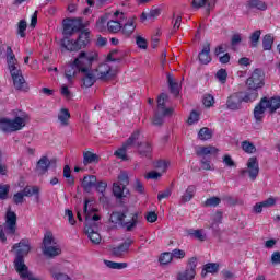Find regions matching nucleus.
Returning a JSON list of instances; mask_svg holds the SVG:
<instances>
[{"instance_id":"obj_26","label":"nucleus","mask_w":280,"mask_h":280,"mask_svg":"<svg viewBox=\"0 0 280 280\" xmlns=\"http://www.w3.org/2000/svg\"><path fill=\"white\" fill-rule=\"evenodd\" d=\"M78 73H82V71L78 66H75V61L66 67L65 75L68 82H73V78H75Z\"/></svg>"},{"instance_id":"obj_60","label":"nucleus","mask_w":280,"mask_h":280,"mask_svg":"<svg viewBox=\"0 0 280 280\" xmlns=\"http://www.w3.org/2000/svg\"><path fill=\"white\" fill-rule=\"evenodd\" d=\"M96 191L100 194H104L106 191V187H108V184L106 182H96V185L94 186Z\"/></svg>"},{"instance_id":"obj_17","label":"nucleus","mask_w":280,"mask_h":280,"mask_svg":"<svg viewBox=\"0 0 280 280\" xmlns=\"http://www.w3.org/2000/svg\"><path fill=\"white\" fill-rule=\"evenodd\" d=\"M4 229L9 235H14L16 233V213L12 211H7Z\"/></svg>"},{"instance_id":"obj_21","label":"nucleus","mask_w":280,"mask_h":280,"mask_svg":"<svg viewBox=\"0 0 280 280\" xmlns=\"http://www.w3.org/2000/svg\"><path fill=\"white\" fill-rule=\"evenodd\" d=\"M84 44H78V40H73L69 37H65L61 40V46L63 47V49H66L67 51H80V49H82V46Z\"/></svg>"},{"instance_id":"obj_9","label":"nucleus","mask_w":280,"mask_h":280,"mask_svg":"<svg viewBox=\"0 0 280 280\" xmlns=\"http://www.w3.org/2000/svg\"><path fill=\"white\" fill-rule=\"evenodd\" d=\"M42 248L46 257H58L62 253L60 245L56 242L51 233L45 234Z\"/></svg>"},{"instance_id":"obj_7","label":"nucleus","mask_w":280,"mask_h":280,"mask_svg":"<svg viewBox=\"0 0 280 280\" xmlns=\"http://www.w3.org/2000/svg\"><path fill=\"white\" fill-rule=\"evenodd\" d=\"M259 97V93L257 92H248L244 96L242 93H234L228 97L226 108L229 110H240L242 108V102H255Z\"/></svg>"},{"instance_id":"obj_43","label":"nucleus","mask_w":280,"mask_h":280,"mask_svg":"<svg viewBox=\"0 0 280 280\" xmlns=\"http://www.w3.org/2000/svg\"><path fill=\"white\" fill-rule=\"evenodd\" d=\"M96 161H97V154H94L91 151H86L85 153H83L84 165H89L91 163H96Z\"/></svg>"},{"instance_id":"obj_56","label":"nucleus","mask_w":280,"mask_h":280,"mask_svg":"<svg viewBox=\"0 0 280 280\" xmlns=\"http://www.w3.org/2000/svg\"><path fill=\"white\" fill-rule=\"evenodd\" d=\"M259 38H261V31H256L250 36L252 47H255L257 43H259Z\"/></svg>"},{"instance_id":"obj_36","label":"nucleus","mask_w":280,"mask_h":280,"mask_svg":"<svg viewBox=\"0 0 280 280\" xmlns=\"http://www.w3.org/2000/svg\"><path fill=\"white\" fill-rule=\"evenodd\" d=\"M89 43H91V32H89V31L81 32L77 39V44L83 45L82 49H84V47H86V45H89Z\"/></svg>"},{"instance_id":"obj_4","label":"nucleus","mask_w":280,"mask_h":280,"mask_svg":"<svg viewBox=\"0 0 280 280\" xmlns=\"http://www.w3.org/2000/svg\"><path fill=\"white\" fill-rule=\"evenodd\" d=\"M7 66L15 89H18V91H25V78H23L21 68H19V60H16L14 51L10 48H8Z\"/></svg>"},{"instance_id":"obj_24","label":"nucleus","mask_w":280,"mask_h":280,"mask_svg":"<svg viewBox=\"0 0 280 280\" xmlns=\"http://www.w3.org/2000/svg\"><path fill=\"white\" fill-rule=\"evenodd\" d=\"M167 100H168V96L165 93H162L158 97V108H159V110H161V113L164 117H167V115H172V113H173L172 108H165V103L167 102Z\"/></svg>"},{"instance_id":"obj_25","label":"nucleus","mask_w":280,"mask_h":280,"mask_svg":"<svg viewBox=\"0 0 280 280\" xmlns=\"http://www.w3.org/2000/svg\"><path fill=\"white\" fill-rule=\"evenodd\" d=\"M83 73V85L86 89H91V86H93L96 82L97 79V74L95 73V70H89L88 72H81Z\"/></svg>"},{"instance_id":"obj_18","label":"nucleus","mask_w":280,"mask_h":280,"mask_svg":"<svg viewBox=\"0 0 280 280\" xmlns=\"http://www.w3.org/2000/svg\"><path fill=\"white\" fill-rule=\"evenodd\" d=\"M57 124L61 128H67L71 124V112L65 107L60 108L57 113Z\"/></svg>"},{"instance_id":"obj_19","label":"nucleus","mask_w":280,"mask_h":280,"mask_svg":"<svg viewBox=\"0 0 280 280\" xmlns=\"http://www.w3.org/2000/svg\"><path fill=\"white\" fill-rule=\"evenodd\" d=\"M139 139L136 141L135 145L138 148V154L140 156H150L152 154V144L150 142H141V132L139 131Z\"/></svg>"},{"instance_id":"obj_57","label":"nucleus","mask_w":280,"mask_h":280,"mask_svg":"<svg viewBox=\"0 0 280 280\" xmlns=\"http://www.w3.org/2000/svg\"><path fill=\"white\" fill-rule=\"evenodd\" d=\"M170 196H172V189L166 188L164 191H160L158 194V200L159 201L165 200V199L170 198Z\"/></svg>"},{"instance_id":"obj_61","label":"nucleus","mask_w":280,"mask_h":280,"mask_svg":"<svg viewBox=\"0 0 280 280\" xmlns=\"http://www.w3.org/2000/svg\"><path fill=\"white\" fill-rule=\"evenodd\" d=\"M9 191H10V186L8 185L0 186V199L5 200V198H8Z\"/></svg>"},{"instance_id":"obj_23","label":"nucleus","mask_w":280,"mask_h":280,"mask_svg":"<svg viewBox=\"0 0 280 280\" xmlns=\"http://www.w3.org/2000/svg\"><path fill=\"white\" fill-rule=\"evenodd\" d=\"M265 106L269 110V113H277L280 108V96H273L271 98L264 97Z\"/></svg>"},{"instance_id":"obj_2","label":"nucleus","mask_w":280,"mask_h":280,"mask_svg":"<svg viewBox=\"0 0 280 280\" xmlns=\"http://www.w3.org/2000/svg\"><path fill=\"white\" fill-rule=\"evenodd\" d=\"M12 250H16V258L14 260V266L16 272L20 275L21 279H28L34 277L30 270H27V265L23 257L30 253V241L22 240L19 244L13 245Z\"/></svg>"},{"instance_id":"obj_42","label":"nucleus","mask_w":280,"mask_h":280,"mask_svg":"<svg viewBox=\"0 0 280 280\" xmlns=\"http://www.w3.org/2000/svg\"><path fill=\"white\" fill-rule=\"evenodd\" d=\"M188 235L195 240H199V242H205V240H207V234H205V231L202 230H189Z\"/></svg>"},{"instance_id":"obj_33","label":"nucleus","mask_w":280,"mask_h":280,"mask_svg":"<svg viewBox=\"0 0 280 280\" xmlns=\"http://www.w3.org/2000/svg\"><path fill=\"white\" fill-rule=\"evenodd\" d=\"M124 220H126V212H113L109 218V222L117 226H124Z\"/></svg>"},{"instance_id":"obj_45","label":"nucleus","mask_w":280,"mask_h":280,"mask_svg":"<svg viewBox=\"0 0 280 280\" xmlns=\"http://www.w3.org/2000/svg\"><path fill=\"white\" fill-rule=\"evenodd\" d=\"M159 261H160V264H162V266H167V264H172V261H173L172 253L165 252V253L161 254Z\"/></svg>"},{"instance_id":"obj_5","label":"nucleus","mask_w":280,"mask_h":280,"mask_svg":"<svg viewBox=\"0 0 280 280\" xmlns=\"http://www.w3.org/2000/svg\"><path fill=\"white\" fill-rule=\"evenodd\" d=\"M30 121V116L25 112H20L13 119L1 118L0 119V130L2 132H18V130H23L24 126H27Z\"/></svg>"},{"instance_id":"obj_29","label":"nucleus","mask_w":280,"mask_h":280,"mask_svg":"<svg viewBox=\"0 0 280 280\" xmlns=\"http://www.w3.org/2000/svg\"><path fill=\"white\" fill-rule=\"evenodd\" d=\"M218 152H220V149L213 145L197 148V155L202 156V159H205V156H209V154H218Z\"/></svg>"},{"instance_id":"obj_20","label":"nucleus","mask_w":280,"mask_h":280,"mask_svg":"<svg viewBox=\"0 0 280 280\" xmlns=\"http://www.w3.org/2000/svg\"><path fill=\"white\" fill-rule=\"evenodd\" d=\"M80 22L78 20L63 21V34L65 36H71L74 32H79Z\"/></svg>"},{"instance_id":"obj_64","label":"nucleus","mask_w":280,"mask_h":280,"mask_svg":"<svg viewBox=\"0 0 280 280\" xmlns=\"http://www.w3.org/2000/svg\"><path fill=\"white\" fill-rule=\"evenodd\" d=\"M200 119V115H198L196 112H191L190 116L188 117V124L191 126L196 124Z\"/></svg>"},{"instance_id":"obj_48","label":"nucleus","mask_w":280,"mask_h":280,"mask_svg":"<svg viewBox=\"0 0 280 280\" xmlns=\"http://www.w3.org/2000/svg\"><path fill=\"white\" fill-rule=\"evenodd\" d=\"M155 167L161 172L160 174H164V172H167V167H170V162L160 160L155 163Z\"/></svg>"},{"instance_id":"obj_10","label":"nucleus","mask_w":280,"mask_h":280,"mask_svg":"<svg viewBox=\"0 0 280 280\" xmlns=\"http://www.w3.org/2000/svg\"><path fill=\"white\" fill-rule=\"evenodd\" d=\"M25 196L27 198L35 196V199L37 201L40 200V187L26 186L22 191H19L13 196V202L15 205H23V200H24Z\"/></svg>"},{"instance_id":"obj_51","label":"nucleus","mask_w":280,"mask_h":280,"mask_svg":"<svg viewBox=\"0 0 280 280\" xmlns=\"http://www.w3.org/2000/svg\"><path fill=\"white\" fill-rule=\"evenodd\" d=\"M217 80L221 82V84L226 83V78H229V73L226 72V69H220L215 74Z\"/></svg>"},{"instance_id":"obj_58","label":"nucleus","mask_w":280,"mask_h":280,"mask_svg":"<svg viewBox=\"0 0 280 280\" xmlns=\"http://www.w3.org/2000/svg\"><path fill=\"white\" fill-rule=\"evenodd\" d=\"M145 220H147V222H150L152 224V223L156 222V220H159V214H156V212H154V211L148 212L145 214Z\"/></svg>"},{"instance_id":"obj_59","label":"nucleus","mask_w":280,"mask_h":280,"mask_svg":"<svg viewBox=\"0 0 280 280\" xmlns=\"http://www.w3.org/2000/svg\"><path fill=\"white\" fill-rule=\"evenodd\" d=\"M116 183H118L119 185H122V187H126V185H128V174H126V173H120L119 175H118V182H116Z\"/></svg>"},{"instance_id":"obj_62","label":"nucleus","mask_w":280,"mask_h":280,"mask_svg":"<svg viewBox=\"0 0 280 280\" xmlns=\"http://www.w3.org/2000/svg\"><path fill=\"white\" fill-rule=\"evenodd\" d=\"M136 43L140 49H148V42L145 40V38L138 36L136 38Z\"/></svg>"},{"instance_id":"obj_27","label":"nucleus","mask_w":280,"mask_h":280,"mask_svg":"<svg viewBox=\"0 0 280 280\" xmlns=\"http://www.w3.org/2000/svg\"><path fill=\"white\" fill-rule=\"evenodd\" d=\"M211 45L210 44H206L202 47V50L199 52V61L201 62V65H209V62H211Z\"/></svg>"},{"instance_id":"obj_11","label":"nucleus","mask_w":280,"mask_h":280,"mask_svg":"<svg viewBox=\"0 0 280 280\" xmlns=\"http://www.w3.org/2000/svg\"><path fill=\"white\" fill-rule=\"evenodd\" d=\"M265 78L264 71L259 69L254 70L252 75L246 81V85L248 86L250 93H257V90L262 89V86L266 84L264 82Z\"/></svg>"},{"instance_id":"obj_35","label":"nucleus","mask_w":280,"mask_h":280,"mask_svg":"<svg viewBox=\"0 0 280 280\" xmlns=\"http://www.w3.org/2000/svg\"><path fill=\"white\" fill-rule=\"evenodd\" d=\"M113 194L116 196V198H124L128 194V189H126V186L119 184V183H114L113 184Z\"/></svg>"},{"instance_id":"obj_40","label":"nucleus","mask_w":280,"mask_h":280,"mask_svg":"<svg viewBox=\"0 0 280 280\" xmlns=\"http://www.w3.org/2000/svg\"><path fill=\"white\" fill-rule=\"evenodd\" d=\"M105 266L110 268L112 270H124V268H128L127 262H115L112 260H104Z\"/></svg>"},{"instance_id":"obj_39","label":"nucleus","mask_w":280,"mask_h":280,"mask_svg":"<svg viewBox=\"0 0 280 280\" xmlns=\"http://www.w3.org/2000/svg\"><path fill=\"white\" fill-rule=\"evenodd\" d=\"M167 82L171 89V93H173V95H177L180 91V84H178V82L174 80V77L172 74H167Z\"/></svg>"},{"instance_id":"obj_31","label":"nucleus","mask_w":280,"mask_h":280,"mask_svg":"<svg viewBox=\"0 0 280 280\" xmlns=\"http://www.w3.org/2000/svg\"><path fill=\"white\" fill-rule=\"evenodd\" d=\"M218 270H220V265L218 262H208L203 266L201 276L207 277V275H215Z\"/></svg>"},{"instance_id":"obj_12","label":"nucleus","mask_w":280,"mask_h":280,"mask_svg":"<svg viewBox=\"0 0 280 280\" xmlns=\"http://www.w3.org/2000/svg\"><path fill=\"white\" fill-rule=\"evenodd\" d=\"M139 130L135 131L129 139L119 148L118 150L115 151V156L117 159H121V161H128V150L132 148L139 141Z\"/></svg>"},{"instance_id":"obj_3","label":"nucleus","mask_w":280,"mask_h":280,"mask_svg":"<svg viewBox=\"0 0 280 280\" xmlns=\"http://www.w3.org/2000/svg\"><path fill=\"white\" fill-rule=\"evenodd\" d=\"M125 21L126 14L124 12L116 11L113 15H104L100 18L96 22V27L98 32H106L107 27L108 32L117 34V32H121Z\"/></svg>"},{"instance_id":"obj_38","label":"nucleus","mask_w":280,"mask_h":280,"mask_svg":"<svg viewBox=\"0 0 280 280\" xmlns=\"http://www.w3.org/2000/svg\"><path fill=\"white\" fill-rule=\"evenodd\" d=\"M50 164L51 163L49 162V159H47V156L40 158V160L37 162V172H39V174H45V172L49 170Z\"/></svg>"},{"instance_id":"obj_46","label":"nucleus","mask_w":280,"mask_h":280,"mask_svg":"<svg viewBox=\"0 0 280 280\" xmlns=\"http://www.w3.org/2000/svg\"><path fill=\"white\" fill-rule=\"evenodd\" d=\"M202 104L206 108H211L215 104V98L211 94H205L202 98Z\"/></svg>"},{"instance_id":"obj_28","label":"nucleus","mask_w":280,"mask_h":280,"mask_svg":"<svg viewBox=\"0 0 280 280\" xmlns=\"http://www.w3.org/2000/svg\"><path fill=\"white\" fill-rule=\"evenodd\" d=\"M194 196H196V186L189 185L182 194L180 202L183 205H185V202H191V200H194Z\"/></svg>"},{"instance_id":"obj_52","label":"nucleus","mask_w":280,"mask_h":280,"mask_svg":"<svg viewBox=\"0 0 280 280\" xmlns=\"http://www.w3.org/2000/svg\"><path fill=\"white\" fill-rule=\"evenodd\" d=\"M222 202L220 197H210L205 201L206 207H218Z\"/></svg>"},{"instance_id":"obj_34","label":"nucleus","mask_w":280,"mask_h":280,"mask_svg":"<svg viewBox=\"0 0 280 280\" xmlns=\"http://www.w3.org/2000/svg\"><path fill=\"white\" fill-rule=\"evenodd\" d=\"M241 149L245 154H255L257 152V147L250 140H244L241 142Z\"/></svg>"},{"instance_id":"obj_47","label":"nucleus","mask_w":280,"mask_h":280,"mask_svg":"<svg viewBox=\"0 0 280 280\" xmlns=\"http://www.w3.org/2000/svg\"><path fill=\"white\" fill-rule=\"evenodd\" d=\"M171 256L174 259H185L187 253L183 249L175 248L171 252Z\"/></svg>"},{"instance_id":"obj_53","label":"nucleus","mask_w":280,"mask_h":280,"mask_svg":"<svg viewBox=\"0 0 280 280\" xmlns=\"http://www.w3.org/2000/svg\"><path fill=\"white\" fill-rule=\"evenodd\" d=\"M264 209H270L271 207H275L277 205V198L269 197L268 199L261 201Z\"/></svg>"},{"instance_id":"obj_15","label":"nucleus","mask_w":280,"mask_h":280,"mask_svg":"<svg viewBox=\"0 0 280 280\" xmlns=\"http://www.w3.org/2000/svg\"><path fill=\"white\" fill-rule=\"evenodd\" d=\"M266 110H268V107H266V100H261L259 104H257L254 108V127L259 130V127L261 124H264V118L266 117Z\"/></svg>"},{"instance_id":"obj_55","label":"nucleus","mask_w":280,"mask_h":280,"mask_svg":"<svg viewBox=\"0 0 280 280\" xmlns=\"http://www.w3.org/2000/svg\"><path fill=\"white\" fill-rule=\"evenodd\" d=\"M161 176H163L162 173H159L156 171H151V172L147 173L145 178L148 180H159V178H161Z\"/></svg>"},{"instance_id":"obj_44","label":"nucleus","mask_w":280,"mask_h":280,"mask_svg":"<svg viewBox=\"0 0 280 280\" xmlns=\"http://www.w3.org/2000/svg\"><path fill=\"white\" fill-rule=\"evenodd\" d=\"M275 43V37L272 35L268 34L262 39V47L265 51H270L272 49V44Z\"/></svg>"},{"instance_id":"obj_13","label":"nucleus","mask_w":280,"mask_h":280,"mask_svg":"<svg viewBox=\"0 0 280 280\" xmlns=\"http://www.w3.org/2000/svg\"><path fill=\"white\" fill-rule=\"evenodd\" d=\"M243 176H248L249 180H257L259 176V161L257 158L252 156L247 160L246 167L241 171Z\"/></svg>"},{"instance_id":"obj_37","label":"nucleus","mask_w":280,"mask_h":280,"mask_svg":"<svg viewBox=\"0 0 280 280\" xmlns=\"http://www.w3.org/2000/svg\"><path fill=\"white\" fill-rule=\"evenodd\" d=\"M247 8L255 9V10H261V11L268 10V5L266 4V2H264L261 0H249L247 2Z\"/></svg>"},{"instance_id":"obj_30","label":"nucleus","mask_w":280,"mask_h":280,"mask_svg":"<svg viewBox=\"0 0 280 280\" xmlns=\"http://www.w3.org/2000/svg\"><path fill=\"white\" fill-rule=\"evenodd\" d=\"M97 185V177L94 175L85 176L82 182L84 191H91Z\"/></svg>"},{"instance_id":"obj_22","label":"nucleus","mask_w":280,"mask_h":280,"mask_svg":"<svg viewBox=\"0 0 280 280\" xmlns=\"http://www.w3.org/2000/svg\"><path fill=\"white\" fill-rule=\"evenodd\" d=\"M133 241L128 238L122 244L117 247H114L112 253L115 257H124L125 253H128L130 246H132Z\"/></svg>"},{"instance_id":"obj_54","label":"nucleus","mask_w":280,"mask_h":280,"mask_svg":"<svg viewBox=\"0 0 280 280\" xmlns=\"http://www.w3.org/2000/svg\"><path fill=\"white\" fill-rule=\"evenodd\" d=\"M201 167L206 171H210V172H213V170H215L213 167V164H211V160H208L206 158H202L201 159Z\"/></svg>"},{"instance_id":"obj_32","label":"nucleus","mask_w":280,"mask_h":280,"mask_svg":"<svg viewBox=\"0 0 280 280\" xmlns=\"http://www.w3.org/2000/svg\"><path fill=\"white\" fill-rule=\"evenodd\" d=\"M135 20H136L135 18H129L126 23L124 22L122 34H125V36H130L137 28V25L135 24Z\"/></svg>"},{"instance_id":"obj_6","label":"nucleus","mask_w":280,"mask_h":280,"mask_svg":"<svg viewBox=\"0 0 280 280\" xmlns=\"http://www.w3.org/2000/svg\"><path fill=\"white\" fill-rule=\"evenodd\" d=\"M97 58L100 55L95 50L81 51L73 62L81 70V73H86L91 71L93 62H96Z\"/></svg>"},{"instance_id":"obj_49","label":"nucleus","mask_w":280,"mask_h":280,"mask_svg":"<svg viewBox=\"0 0 280 280\" xmlns=\"http://www.w3.org/2000/svg\"><path fill=\"white\" fill-rule=\"evenodd\" d=\"M63 176L67 178L68 185H73V183H75V179L71 176V167H69V165L63 167Z\"/></svg>"},{"instance_id":"obj_41","label":"nucleus","mask_w":280,"mask_h":280,"mask_svg":"<svg viewBox=\"0 0 280 280\" xmlns=\"http://www.w3.org/2000/svg\"><path fill=\"white\" fill-rule=\"evenodd\" d=\"M211 137H213V132L207 127L201 128L198 132V139L201 141H209Z\"/></svg>"},{"instance_id":"obj_63","label":"nucleus","mask_w":280,"mask_h":280,"mask_svg":"<svg viewBox=\"0 0 280 280\" xmlns=\"http://www.w3.org/2000/svg\"><path fill=\"white\" fill-rule=\"evenodd\" d=\"M272 266H280V252H273L271 254Z\"/></svg>"},{"instance_id":"obj_50","label":"nucleus","mask_w":280,"mask_h":280,"mask_svg":"<svg viewBox=\"0 0 280 280\" xmlns=\"http://www.w3.org/2000/svg\"><path fill=\"white\" fill-rule=\"evenodd\" d=\"M27 30V22L21 20L18 24V34L21 38H25V31Z\"/></svg>"},{"instance_id":"obj_1","label":"nucleus","mask_w":280,"mask_h":280,"mask_svg":"<svg viewBox=\"0 0 280 280\" xmlns=\"http://www.w3.org/2000/svg\"><path fill=\"white\" fill-rule=\"evenodd\" d=\"M83 213L85 217V233L92 244H100L102 242V235L100 232L90 226L91 222H97L101 220L100 214H97V208H95V199H85L83 206Z\"/></svg>"},{"instance_id":"obj_14","label":"nucleus","mask_w":280,"mask_h":280,"mask_svg":"<svg viewBox=\"0 0 280 280\" xmlns=\"http://www.w3.org/2000/svg\"><path fill=\"white\" fill-rule=\"evenodd\" d=\"M140 218H141V213H139V211L125 212L122 229H126V231H132L133 229H137V224H139Z\"/></svg>"},{"instance_id":"obj_8","label":"nucleus","mask_w":280,"mask_h":280,"mask_svg":"<svg viewBox=\"0 0 280 280\" xmlns=\"http://www.w3.org/2000/svg\"><path fill=\"white\" fill-rule=\"evenodd\" d=\"M113 62H115V59H113V55H109L107 56V60L94 70L98 80H112V78L117 75V67H115V63Z\"/></svg>"},{"instance_id":"obj_16","label":"nucleus","mask_w":280,"mask_h":280,"mask_svg":"<svg viewBox=\"0 0 280 280\" xmlns=\"http://www.w3.org/2000/svg\"><path fill=\"white\" fill-rule=\"evenodd\" d=\"M198 259L192 257L188 260L187 268L184 272L179 273L178 280H194L196 278V267Z\"/></svg>"}]
</instances>
